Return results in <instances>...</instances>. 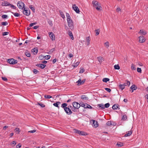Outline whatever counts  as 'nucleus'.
I'll return each mask as SVG.
<instances>
[{"label":"nucleus","mask_w":148,"mask_h":148,"mask_svg":"<svg viewBox=\"0 0 148 148\" xmlns=\"http://www.w3.org/2000/svg\"><path fill=\"white\" fill-rule=\"evenodd\" d=\"M93 6L96 8L98 11H101L102 10V8L101 6V4L98 1H92Z\"/></svg>","instance_id":"obj_1"},{"label":"nucleus","mask_w":148,"mask_h":148,"mask_svg":"<svg viewBox=\"0 0 148 148\" xmlns=\"http://www.w3.org/2000/svg\"><path fill=\"white\" fill-rule=\"evenodd\" d=\"M73 108H71L72 110L74 111H76V109H78L80 107V104H79L76 102H74L72 103Z\"/></svg>","instance_id":"obj_2"},{"label":"nucleus","mask_w":148,"mask_h":148,"mask_svg":"<svg viewBox=\"0 0 148 148\" xmlns=\"http://www.w3.org/2000/svg\"><path fill=\"white\" fill-rule=\"evenodd\" d=\"M73 131L74 132L80 135L85 136L87 135V134L86 133L83 131H80L75 129H74Z\"/></svg>","instance_id":"obj_3"},{"label":"nucleus","mask_w":148,"mask_h":148,"mask_svg":"<svg viewBox=\"0 0 148 148\" xmlns=\"http://www.w3.org/2000/svg\"><path fill=\"white\" fill-rule=\"evenodd\" d=\"M17 5L18 8L21 9L25 8V5L24 3L21 1H19L17 3Z\"/></svg>","instance_id":"obj_4"},{"label":"nucleus","mask_w":148,"mask_h":148,"mask_svg":"<svg viewBox=\"0 0 148 148\" xmlns=\"http://www.w3.org/2000/svg\"><path fill=\"white\" fill-rule=\"evenodd\" d=\"M23 13L24 14L27 16L29 15L30 14V10H29L28 8H24Z\"/></svg>","instance_id":"obj_5"},{"label":"nucleus","mask_w":148,"mask_h":148,"mask_svg":"<svg viewBox=\"0 0 148 148\" xmlns=\"http://www.w3.org/2000/svg\"><path fill=\"white\" fill-rule=\"evenodd\" d=\"M72 8L76 12V13H79V9L78 7H77V6H76L75 4H74L73 5Z\"/></svg>","instance_id":"obj_6"},{"label":"nucleus","mask_w":148,"mask_h":148,"mask_svg":"<svg viewBox=\"0 0 148 148\" xmlns=\"http://www.w3.org/2000/svg\"><path fill=\"white\" fill-rule=\"evenodd\" d=\"M8 62L10 64H15L17 63V61L13 59H9Z\"/></svg>","instance_id":"obj_7"},{"label":"nucleus","mask_w":148,"mask_h":148,"mask_svg":"<svg viewBox=\"0 0 148 148\" xmlns=\"http://www.w3.org/2000/svg\"><path fill=\"white\" fill-rule=\"evenodd\" d=\"M49 37L52 41L55 40V36L53 33L49 32Z\"/></svg>","instance_id":"obj_8"},{"label":"nucleus","mask_w":148,"mask_h":148,"mask_svg":"<svg viewBox=\"0 0 148 148\" xmlns=\"http://www.w3.org/2000/svg\"><path fill=\"white\" fill-rule=\"evenodd\" d=\"M68 24V26L69 27H70L71 29H73V23L72 20L69 21L67 22Z\"/></svg>","instance_id":"obj_9"},{"label":"nucleus","mask_w":148,"mask_h":148,"mask_svg":"<svg viewBox=\"0 0 148 148\" xmlns=\"http://www.w3.org/2000/svg\"><path fill=\"white\" fill-rule=\"evenodd\" d=\"M64 110L68 114H71L72 113V111L69 108H64Z\"/></svg>","instance_id":"obj_10"},{"label":"nucleus","mask_w":148,"mask_h":148,"mask_svg":"<svg viewBox=\"0 0 148 148\" xmlns=\"http://www.w3.org/2000/svg\"><path fill=\"white\" fill-rule=\"evenodd\" d=\"M138 38L139 39V42L140 43L144 42L145 41V39L143 36H139Z\"/></svg>","instance_id":"obj_11"},{"label":"nucleus","mask_w":148,"mask_h":148,"mask_svg":"<svg viewBox=\"0 0 148 148\" xmlns=\"http://www.w3.org/2000/svg\"><path fill=\"white\" fill-rule=\"evenodd\" d=\"M10 3L7 2V1H5L1 3V5L2 6H8L9 5V4Z\"/></svg>","instance_id":"obj_12"},{"label":"nucleus","mask_w":148,"mask_h":148,"mask_svg":"<svg viewBox=\"0 0 148 148\" xmlns=\"http://www.w3.org/2000/svg\"><path fill=\"white\" fill-rule=\"evenodd\" d=\"M93 122L92 126L95 127H97L98 126V124L97 121L94 120H92Z\"/></svg>","instance_id":"obj_13"},{"label":"nucleus","mask_w":148,"mask_h":148,"mask_svg":"<svg viewBox=\"0 0 148 148\" xmlns=\"http://www.w3.org/2000/svg\"><path fill=\"white\" fill-rule=\"evenodd\" d=\"M85 81V80H83L82 81H81V80L79 79L78 80V81L76 83H77L78 85H79L83 84Z\"/></svg>","instance_id":"obj_14"},{"label":"nucleus","mask_w":148,"mask_h":148,"mask_svg":"<svg viewBox=\"0 0 148 148\" xmlns=\"http://www.w3.org/2000/svg\"><path fill=\"white\" fill-rule=\"evenodd\" d=\"M103 45L105 47L108 48L110 46L109 42L108 41H106L104 43Z\"/></svg>","instance_id":"obj_15"},{"label":"nucleus","mask_w":148,"mask_h":148,"mask_svg":"<svg viewBox=\"0 0 148 148\" xmlns=\"http://www.w3.org/2000/svg\"><path fill=\"white\" fill-rule=\"evenodd\" d=\"M87 104L86 103H84L83 102H81L80 103V106L84 107L85 108H87Z\"/></svg>","instance_id":"obj_16"},{"label":"nucleus","mask_w":148,"mask_h":148,"mask_svg":"<svg viewBox=\"0 0 148 148\" xmlns=\"http://www.w3.org/2000/svg\"><path fill=\"white\" fill-rule=\"evenodd\" d=\"M139 33L140 35H145L146 34L147 32L145 31H144L143 30H140Z\"/></svg>","instance_id":"obj_17"},{"label":"nucleus","mask_w":148,"mask_h":148,"mask_svg":"<svg viewBox=\"0 0 148 148\" xmlns=\"http://www.w3.org/2000/svg\"><path fill=\"white\" fill-rule=\"evenodd\" d=\"M66 16L67 17V22L69 21L72 20L71 19L70 15L67 13H66Z\"/></svg>","instance_id":"obj_18"},{"label":"nucleus","mask_w":148,"mask_h":148,"mask_svg":"<svg viewBox=\"0 0 148 148\" xmlns=\"http://www.w3.org/2000/svg\"><path fill=\"white\" fill-rule=\"evenodd\" d=\"M90 38L89 37H87L86 38V45H88L90 43Z\"/></svg>","instance_id":"obj_19"},{"label":"nucleus","mask_w":148,"mask_h":148,"mask_svg":"<svg viewBox=\"0 0 148 148\" xmlns=\"http://www.w3.org/2000/svg\"><path fill=\"white\" fill-rule=\"evenodd\" d=\"M97 60L100 63H101L103 60V58L101 56L97 57Z\"/></svg>","instance_id":"obj_20"},{"label":"nucleus","mask_w":148,"mask_h":148,"mask_svg":"<svg viewBox=\"0 0 148 148\" xmlns=\"http://www.w3.org/2000/svg\"><path fill=\"white\" fill-rule=\"evenodd\" d=\"M68 34L69 36L71 37V38L72 40H73L74 39V37L73 36L71 32L69 31Z\"/></svg>","instance_id":"obj_21"},{"label":"nucleus","mask_w":148,"mask_h":148,"mask_svg":"<svg viewBox=\"0 0 148 148\" xmlns=\"http://www.w3.org/2000/svg\"><path fill=\"white\" fill-rule=\"evenodd\" d=\"M106 125L108 126H110L111 125H114V123L113 121H109L107 123Z\"/></svg>","instance_id":"obj_22"},{"label":"nucleus","mask_w":148,"mask_h":148,"mask_svg":"<svg viewBox=\"0 0 148 148\" xmlns=\"http://www.w3.org/2000/svg\"><path fill=\"white\" fill-rule=\"evenodd\" d=\"M132 131H129L127 133L125 134V137H127L128 136H130L132 134Z\"/></svg>","instance_id":"obj_23"},{"label":"nucleus","mask_w":148,"mask_h":148,"mask_svg":"<svg viewBox=\"0 0 148 148\" xmlns=\"http://www.w3.org/2000/svg\"><path fill=\"white\" fill-rule=\"evenodd\" d=\"M60 104V102H57L53 104V106H55L59 108L58 105Z\"/></svg>","instance_id":"obj_24"},{"label":"nucleus","mask_w":148,"mask_h":148,"mask_svg":"<svg viewBox=\"0 0 148 148\" xmlns=\"http://www.w3.org/2000/svg\"><path fill=\"white\" fill-rule=\"evenodd\" d=\"M38 67L42 69H44L45 66V65L42 64H40L38 65Z\"/></svg>","instance_id":"obj_25"},{"label":"nucleus","mask_w":148,"mask_h":148,"mask_svg":"<svg viewBox=\"0 0 148 148\" xmlns=\"http://www.w3.org/2000/svg\"><path fill=\"white\" fill-rule=\"evenodd\" d=\"M119 86L121 89L122 90L125 88V85L124 84H120L119 85Z\"/></svg>","instance_id":"obj_26"},{"label":"nucleus","mask_w":148,"mask_h":148,"mask_svg":"<svg viewBox=\"0 0 148 148\" xmlns=\"http://www.w3.org/2000/svg\"><path fill=\"white\" fill-rule=\"evenodd\" d=\"M109 79L107 78H105L103 79L102 81L103 82L106 83L108 81H109Z\"/></svg>","instance_id":"obj_27"},{"label":"nucleus","mask_w":148,"mask_h":148,"mask_svg":"<svg viewBox=\"0 0 148 148\" xmlns=\"http://www.w3.org/2000/svg\"><path fill=\"white\" fill-rule=\"evenodd\" d=\"M118 147H120L123 145V143L120 142H118L116 145Z\"/></svg>","instance_id":"obj_28"},{"label":"nucleus","mask_w":148,"mask_h":148,"mask_svg":"<svg viewBox=\"0 0 148 148\" xmlns=\"http://www.w3.org/2000/svg\"><path fill=\"white\" fill-rule=\"evenodd\" d=\"M32 51L36 53H37L38 52V49L37 48H34L32 49Z\"/></svg>","instance_id":"obj_29"},{"label":"nucleus","mask_w":148,"mask_h":148,"mask_svg":"<svg viewBox=\"0 0 148 148\" xmlns=\"http://www.w3.org/2000/svg\"><path fill=\"white\" fill-rule=\"evenodd\" d=\"M114 68L115 69L119 70L120 69L119 66L118 64L115 65L114 66Z\"/></svg>","instance_id":"obj_30"},{"label":"nucleus","mask_w":148,"mask_h":148,"mask_svg":"<svg viewBox=\"0 0 148 148\" xmlns=\"http://www.w3.org/2000/svg\"><path fill=\"white\" fill-rule=\"evenodd\" d=\"M67 106V104L66 103H63L62 104L61 107L63 108H64H64H67V107H66Z\"/></svg>","instance_id":"obj_31"},{"label":"nucleus","mask_w":148,"mask_h":148,"mask_svg":"<svg viewBox=\"0 0 148 148\" xmlns=\"http://www.w3.org/2000/svg\"><path fill=\"white\" fill-rule=\"evenodd\" d=\"M9 6H10L11 8L15 9L16 8V7L15 6L12 4H11L10 3Z\"/></svg>","instance_id":"obj_32"},{"label":"nucleus","mask_w":148,"mask_h":148,"mask_svg":"<svg viewBox=\"0 0 148 148\" xmlns=\"http://www.w3.org/2000/svg\"><path fill=\"white\" fill-rule=\"evenodd\" d=\"M12 13L13 14L14 16L16 17H19L20 16V14L18 13H14L12 12Z\"/></svg>","instance_id":"obj_33"},{"label":"nucleus","mask_w":148,"mask_h":148,"mask_svg":"<svg viewBox=\"0 0 148 148\" xmlns=\"http://www.w3.org/2000/svg\"><path fill=\"white\" fill-rule=\"evenodd\" d=\"M60 13L61 16L64 19V18H65V16L64 15V14L62 12L60 11Z\"/></svg>","instance_id":"obj_34"},{"label":"nucleus","mask_w":148,"mask_h":148,"mask_svg":"<svg viewBox=\"0 0 148 148\" xmlns=\"http://www.w3.org/2000/svg\"><path fill=\"white\" fill-rule=\"evenodd\" d=\"M15 130V131L16 132H17V133L18 134H19L20 132H21V130L19 129V128H16Z\"/></svg>","instance_id":"obj_35"},{"label":"nucleus","mask_w":148,"mask_h":148,"mask_svg":"<svg viewBox=\"0 0 148 148\" xmlns=\"http://www.w3.org/2000/svg\"><path fill=\"white\" fill-rule=\"evenodd\" d=\"M81 98L84 100L87 99L88 98L85 95H82L81 96Z\"/></svg>","instance_id":"obj_36"},{"label":"nucleus","mask_w":148,"mask_h":148,"mask_svg":"<svg viewBox=\"0 0 148 148\" xmlns=\"http://www.w3.org/2000/svg\"><path fill=\"white\" fill-rule=\"evenodd\" d=\"M96 35L97 36L99 34L100 30L99 29L95 30V31Z\"/></svg>","instance_id":"obj_37"},{"label":"nucleus","mask_w":148,"mask_h":148,"mask_svg":"<svg viewBox=\"0 0 148 148\" xmlns=\"http://www.w3.org/2000/svg\"><path fill=\"white\" fill-rule=\"evenodd\" d=\"M130 84V81H127L126 82V83L125 84H124L125 86H129Z\"/></svg>","instance_id":"obj_38"},{"label":"nucleus","mask_w":148,"mask_h":148,"mask_svg":"<svg viewBox=\"0 0 148 148\" xmlns=\"http://www.w3.org/2000/svg\"><path fill=\"white\" fill-rule=\"evenodd\" d=\"M38 58L39 60H42L43 59H45V56L41 55L39 56Z\"/></svg>","instance_id":"obj_39"},{"label":"nucleus","mask_w":148,"mask_h":148,"mask_svg":"<svg viewBox=\"0 0 148 148\" xmlns=\"http://www.w3.org/2000/svg\"><path fill=\"white\" fill-rule=\"evenodd\" d=\"M25 55L27 57H30V54L27 51H26L25 53Z\"/></svg>","instance_id":"obj_40"},{"label":"nucleus","mask_w":148,"mask_h":148,"mask_svg":"<svg viewBox=\"0 0 148 148\" xmlns=\"http://www.w3.org/2000/svg\"><path fill=\"white\" fill-rule=\"evenodd\" d=\"M84 71V69L83 68H81L80 69L79 73H82Z\"/></svg>","instance_id":"obj_41"},{"label":"nucleus","mask_w":148,"mask_h":148,"mask_svg":"<svg viewBox=\"0 0 148 148\" xmlns=\"http://www.w3.org/2000/svg\"><path fill=\"white\" fill-rule=\"evenodd\" d=\"M16 144V142L15 141H13L10 143V145L12 146H15Z\"/></svg>","instance_id":"obj_42"},{"label":"nucleus","mask_w":148,"mask_h":148,"mask_svg":"<svg viewBox=\"0 0 148 148\" xmlns=\"http://www.w3.org/2000/svg\"><path fill=\"white\" fill-rule=\"evenodd\" d=\"M131 68L132 70H135L136 69V67H135L134 65L133 64H132Z\"/></svg>","instance_id":"obj_43"},{"label":"nucleus","mask_w":148,"mask_h":148,"mask_svg":"<svg viewBox=\"0 0 148 148\" xmlns=\"http://www.w3.org/2000/svg\"><path fill=\"white\" fill-rule=\"evenodd\" d=\"M1 25L3 26H5L7 25L8 23L7 22H2L1 23Z\"/></svg>","instance_id":"obj_44"},{"label":"nucleus","mask_w":148,"mask_h":148,"mask_svg":"<svg viewBox=\"0 0 148 148\" xmlns=\"http://www.w3.org/2000/svg\"><path fill=\"white\" fill-rule=\"evenodd\" d=\"M127 119V116L126 115H123L122 118V119L123 120H125Z\"/></svg>","instance_id":"obj_45"},{"label":"nucleus","mask_w":148,"mask_h":148,"mask_svg":"<svg viewBox=\"0 0 148 148\" xmlns=\"http://www.w3.org/2000/svg\"><path fill=\"white\" fill-rule=\"evenodd\" d=\"M112 108L114 110H116L118 108V106L115 104L113 106Z\"/></svg>","instance_id":"obj_46"},{"label":"nucleus","mask_w":148,"mask_h":148,"mask_svg":"<svg viewBox=\"0 0 148 148\" xmlns=\"http://www.w3.org/2000/svg\"><path fill=\"white\" fill-rule=\"evenodd\" d=\"M51 56L49 55H47L45 56V59H49L50 58Z\"/></svg>","instance_id":"obj_47"},{"label":"nucleus","mask_w":148,"mask_h":148,"mask_svg":"<svg viewBox=\"0 0 148 148\" xmlns=\"http://www.w3.org/2000/svg\"><path fill=\"white\" fill-rule=\"evenodd\" d=\"M99 107H101L102 108H105L104 105H103V104H99Z\"/></svg>","instance_id":"obj_48"},{"label":"nucleus","mask_w":148,"mask_h":148,"mask_svg":"<svg viewBox=\"0 0 148 148\" xmlns=\"http://www.w3.org/2000/svg\"><path fill=\"white\" fill-rule=\"evenodd\" d=\"M45 98L47 99L50 98L51 97V96L49 95H45Z\"/></svg>","instance_id":"obj_49"},{"label":"nucleus","mask_w":148,"mask_h":148,"mask_svg":"<svg viewBox=\"0 0 148 148\" xmlns=\"http://www.w3.org/2000/svg\"><path fill=\"white\" fill-rule=\"evenodd\" d=\"M29 8L31 9L32 10V11L33 12H35V9L34 8V7H32V5L30 6Z\"/></svg>","instance_id":"obj_50"},{"label":"nucleus","mask_w":148,"mask_h":148,"mask_svg":"<svg viewBox=\"0 0 148 148\" xmlns=\"http://www.w3.org/2000/svg\"><path fill=\"white\" fill-rule=\"evenodd\" d=\"M21 147V143H19L16 146V148H20Z\"/></svg>","instance_id":"obj_51"},{"label":"nucleus","mask_w":148,"mask_h":148,"mask_svg":"<svg viewBox=\"0 0 148 148\" xmlns=\"http://www.w3.org/2000/svg\"><path fill=\"white\" fill-rule=\"evenodd\" d=\"M109 106H110V104L109 103H106L104 105L105 108H108V107H109Z\"/></svg>","instance_id":"obj_52"},{"label":"nucleus","mask_w":148,"mask_h":148,"mask_svg":"<svg viewBox=\"0 0 148 148\" xmlns=\"http://www.w3.org/2000/svg\"><path fill=\"white\" fill-rule=\"evenodd\" d=\"M130 88L132 89H133L135 90L136 89L135 88V85H132Z\"/></svg>","instance_id":"obj_53"},{"label":"nucleus","mask_w":148,"mask_h":148,"mask_svg":"<svg viewBox=\"0 0 148 148\" xmlns=\"http://www.w3.org/2000/svg\"><path fill=\"white\" fill-rule=\"evenodd\" d=\"M37 23L36 22L33 23H31L29 24L30 27H32L36 24Z\"/></svg>","instance_id":"obj_54"},{"label":"nucleus","mask_w":148,"mask_h":148,"mask_svg":"<svg viewBox=\"0 0 148 148\" xmlns=\"http://www.w3.org/2000/svg\"><path fill=\"white\" fill-rule=\"evenodd\" d=\"M105 90L107 91V92H110L111 91V89H110V88H105Z\"/></svg>","instance_id":"obj_55"},{"label":"nucleus","mask_w":148,"mask_h":148,"mask_svg":"<svg viewBox=\"0 0 148 148\" xmlns=\"http://www.w3.org/2000/svg\"><path fill=\"white\" fill-rule=\"evenodd\" d=\"M137 71L138 72L141 73V69L140 68H137Z\"/></svg>","instance_id":"obj_56"},{"label":"nucleus","mask_w":148,"mask_h":148,"mask_svg":"<svg viewBox=\"0 0 148 148\" xmlns=\"http://www.w3.org/2000/svg\"><path fill=\"white\" fill-rule=\"evenodd\" d=\"M9 33L8 32H5L3 33V36H6L8 35L9 34Z\"/></svg>","instance_id":"obj_57"},{"label":"nucleus","mask_w":148,"mask_h":148,"mask_svg":"<svg viewBox=\"0 0 148 148\" xmlns=\"http://www.w3.org/2000/svg\"><path fill=\"white\" fill-rule=\"evenodd\" d=\"M36 132V130H32L29 131L28 132L30 133H33L35 132Z\"/></svg>","instance_id":"obj_58"},{"label":"nucleus","mask_w":148,"mask_h":148,"mask_svg":"<svg viewBox=\"0 0 148 148\" xmlns=\"http://www.w3.org/2000/svg\"><path fill=\"white\" fill-rule=\"evenodd\" d=\"M79 63V62H77L75 63V65H74V67H76L77 66Z\"/></svg>","instance_id":"obj_59"},{"label":"nucleus","mask_w":148,"mask_h":148,"mask_svg":"<svg viewBox=\"0 0 148 148\" xmlns=\"http://www.w3.org/2000/svg\"><path fill=\"white\" fill-rule=\"evenodd\" d=\"M38 105L42 107H45V105L41 103H38Z\"/></svg>","instance_id":"obj_60"},{"label":"nucleus","mask_w":148,"mask_h":148,"mask_svg":"<svg viewBox=\"0 0 148 148\" xmlns=\"http://www.w3.org/2000/svg\"><path fill=\"white\" fill-rule=\"evenodd\" d=\"M8 17V16L7 15L4 14L2 16V17L3 18H6Z\"/></svg>","instance_id":"obj_61"},{"label":"nucleus","mask_w":148,"mask_h":148,"mask_svg":"<svg viewBox=\"0 0 148 148\" xmlns=\"http://www.w3.org/2000/svg\"><path fill=\"white\" fill-rule=\"evenodd\" d=\"M38 71L36 69H34L33 70V72L35 74H37Z\"/></svg>","instance_id":"obj_62"},{"label":"nucleus","mask_w":148,"mask_h":148,"mask_svg":"<svg viewBox=\"0 0 148 148\" xmlns=\"http://www.w3.org/2000/svg\"><path fill=\"white\" fill-rule=\"evenodd\" d=\"M2 79L4 81H7L8 79L7 78L5 77H2Z\"/></svg>","instance_id":"obj_63"},{"label":"nucleus","mask_w":148,"mask_h":148,"mask_svg":"<svg viewBox=\"0 0 148 148\" xmlns=\"http://www.w3.org/2000/svg\"><path fill=\"white\" fill-rule=\"evenodd\" d=\"M145 99L147 100V101L148 102V94L146 95L145 96Z\"/></svg>","instance_id":"obj_64"}]
</instances>
